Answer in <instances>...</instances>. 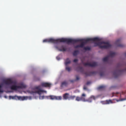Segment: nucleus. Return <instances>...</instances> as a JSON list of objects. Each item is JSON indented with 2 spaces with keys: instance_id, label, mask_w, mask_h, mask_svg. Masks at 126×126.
I'll return each mask as SVG.
<instances>
[{
  "instance_id": "4be33fe9",
  "label": "nucleus",
  "mask_w": 126,
  "mask_h": 126,
  "mask_svg": "<svg viewBox=\"0 0 126 126\" xmlns=\"http://www.w3.org/2000/svg\"><path fill=\"white\" fill-rule=\"evenodd\" d=\"M105 88V86H99L97 88V89L99 90H103Z\"/></svg>"
},
{
  "instance_id": "39448f33",
  "label": "nucleus",
  "mask_w": 126,
  "mask_h": 126,
  "mask_svg": "<svg viewBox=\"0 0 126 126\" xmlns=\"http://www.w3.org/2000/svg\"><path fill=\"white\" fill-rule=\"evenodd\" d=\"M77 71H80V72L85 75L86 77L90 76L94 73V72H84V69L82 67L79 66L77 68Z\"/></svg>"
},
{
  "instance_id": "c03bdc74",
  "label": "nucleus",
  "mask_w": 126,
  "mask_h": 126,
  "mask_svg": "<svg viewBox=\"0 0 126 126\" xmlns=\"http://www.w3.org/2000/svg\"><path fill=\"white\" fill-rule=\"evenodd\" d=\"M120 94V93L119 92H117L116 93V94Z\"/></svg>"
},
{
  "instance_id": "5701e85b",
  "label": "nucleus",
  "mask_w": 126,
  "mask_h": 126,
  "mask_svg": "<svg viewBox=\"0 0 126 126\" xmlns=\"http://www.w3.org/2000/svg\"><path fill=\"white\" fill-rule=\"evenodd\" d=\"M26 87V86L23 84H21L20 86H18V88H25Z\"/></svg>"
},
{
  "instance_id": "393cba45",
  "label": "nucleus",
  "mask_w": 126,
  "mask_h": 126,
  "mask_svg": "<svg viewBox=\"0 0 126 126\" xmlns=\"http://www.w3.org/2000/svg\"><path fill=\"white\" fill-rule=\"evenodd\" d=\"M106 104H109L110 103H112L113 102L111 100H107L106 101Z\"/></svg>"
},
{
  "instance_id": "4c0bfd02",
  "label": "nucleus",
  "mask_w": 126,
  "mask_h": 126,
  "mask_svg": "<svg viewBox=\"0 0 126 126\" xmlns=\"http://www.w3.org/2000/svg\"><path fill=\"white\" fill-rule=\"evenodd\" d=\"M79 47H80L79 45H77L74 47V48H77Z\"/></svg>"
},
{
  "instance_id": "e433bc0d",
  "label": "nucleus",
  "mask_w": 126,
  "mask_h": 126,
  "mask_svg": "<svg viewBox=\"0 0 126 126\" xmlns=\"http://www.w3.org/2000/svg\"><path fill=\"white\" fill-rule=\"evenodd\" d=\"M78 61V59H75L73 61L74 62L76 63Z\"/></svg>"
},
{
  "instance_id": "ea45409f",
  "label": "nucleus",
  "mask_w": 126,
  "mask_h": 126,
  "mask_svg": "<svg viewBox=\"0 0 126 126\" xmlns=\"http://www.w3.org/2000/svg\"><path fill=\"white\" fill-rule=\"evenodd\" d=\"M126 98H121L120 100V101H123L126 100Z\"/></svg>"
},
{
  "instance_id": "aec40b11",
  "label": "nucleus",
  "mask_w": 126,
  "mask_h": 126,
  "mask_svg": "<svg viewBox=\"0 0 126 126\" xmlns=\"http://www.w3.org/2000/svg\"><path fill=\"white\" fill-rule=\"evenodd\" d=\"M79 51L78 50H76L74 51L73 53V56H76L79 53Z\"/></svg>"
},
{
  "instance_id": "9d476101",
  "label": "nucleus",
  "mask_w": 126,
  "mask_h": 126,
  "mask_svg": "<svg viewBox=\"0 0 126 126\" xmlns=\"http://www.w3.org/2000/svg\"><path fill=\"white\" fill-rule=\"evenodd\" d=\"M3 83L5 84L9 85L13 83V81L10 79H8L7 80H4Z\"/></svg>"
},
{
  "instance_id": "58836bf2",
  "label": "nucleus",
  "mask_w": 126,
  "mask_h": 126,
  "mask_svg": "<svg viewBox=\"0 0 126 126\" xmlns=\"http://www.w3.org/2000/svg\"><path fill=\"white\" fill-rule=\"evenodd\" d=\"M70 81L71 83H73L75 81H76L75 80H70Z\"/></svg>"
},
{
  "instance_id": "6e6552de",
  "label": "nucleus",
  "mask_w": 126,
  "mask_h": 126,
  "mask_svg": "<svg viewBox=\"0 0 126 126\" xmlns=\"http://www.w3.org/2000/svg\"><path fill=\"white\" fill-rule=\"evenodd\" d=\"M83 64L85 66H88L91 67H94V62H93L92 63H84Z\"/></svg>"
},
{
  "instance_id": "2f4dec72",
  "label": "nucleus",
  "mask_w": 126,
  "mask_h": 126,
  "mask_svg": "<svg viewBox=\"0 0 126 126\" xmlns=\"http://www.w3.org/2000/svg\"><path fill=\"white\" fill-rule=\"evenodd\" d=\"M76 79H75L76 80V81L79 80L80 79V78H79V76H76Z\"/></svg>"
},
{
  "instance_id": "49530a36",
  "label": "nucleus",
  "mask_w": 126,
  "mask_h": 126,
  "mask_svg": "<svg viewBox=\"0 0 126 126\" xmlns=\"http://www.w3.org/2000/svg\"><path fill=\"white\" fill-rule=\"evenodd\" d=\"M95 66H96V64H97L95 62Z\"/></svg>"
},
{
  "instance_id": "6ab92c4d",
  "label": "nucleus",
  "mask_w": 126,
  "mask_h": 126,
  "mask_svg": "<svg viewBox=\"0 0 126 126\" xmlns=\"http://www.w3.org/2000/svg\"><path fill=\"white\" fill-rule=\"evenodd\" d=\"M44 91H42L41 89H39L37 91H36L35 92V93H37L40 95H41V94H42V93Z\"/></svg>"
},
{
  "instance_id": "4468645a",
  "label": "nucleus",
  "mask_w": 126,
  "mask_h": 126,
  "mask_svg": "<svg viewBox=\"0 0 126 126\" xmlns=\"http://www.w3.org/2000/svg\"><path fill=\"white\" fill-rule=\"evenodd\" d=\"M69 94L68 93H65L63 94V99L65 100L68 99L69 100Z\"/></svg>"
},
{
  "instance_id": "f257e3e1",
  "label": "nucleus",
  "mask_w": 126,
  "mask_h": 126,
  "mask_svg": "<svg viewBox=\"0 0 126 126\" xmlns=\"http://www.w3.org/2000/svg\"><path fill=\"white\" fill-rule=\"evenodd\" d=\"M67 39H70L73 40V41L72 42H64L66 43L67 44H68L69 43H72L74 44L76 42H81V43L79 45L80 47L82 48L85 45L86 43L89 42H94V38H88L85 39H72L70 38H67Z\"/></svg>"
},
{
  "instance_id": "f8f14e48",
  "label": "nucleus",
  "mask_w": 126,
  "mask_h": 126,
  "mask_svg": "<svg viewBox=\"0 0 126 126\" xmlns=\"http://www.w3.org/2000/svg\"><path fill=\"white\" fill-rule=\"evenodd\" d=\"M94 99V95L91 96L88 99H86V101H87L89 102H91Z\"/></svg>"
},
{
  "instance_id": "f704fd0d",
  "label": "nucleus",
  "mask_w": 126,
  "mask_h": 126,
  "mask_svg": "<svg viewBox=\"0 0 126 126\" xmlns=\"http://www.w3.org/2000/svg\"><path fill=\"white\" fill-rule=\"evenodd\" d=\"M2 85H0V92L2 93L3 92V91L2 89Z\"/></svg>"
},
{
  "instance_id": "3c124183",
  "label": "nucleus",
  "mask_w": 126,
  "mask_h": 126,
  "mask_svg": "<svg viewBox=\"0 0 126 126\" xmlns=\"http://www.w3.org/2000/svg\"><path fill=\"white\" fill-rule=\"evenodd\" d=\"M95 74L96 73V72H95Z\"/></svg>"
},
{
  "instance_id": "9b49d317",
  "label": "nucleus",
  "mask_w": 126,
  "mask_h": 126,
  "mask_svg": "<svg viewBox=\"0 0 126 126\" xmlns=\"http://www.w3.org/2000/svg\"><path fill=\"white\" fill-rule=\"evenodd\" d=\"M51 100H61L62 99V97L61 96H56L53 95V96H51Z\"/></svg>"
},
{
  "instance_id": "473e14b6",
  "label": "nucleus",
  "mask_w": 126,
  "mask_h": 126,
  "mask_svg": "<svg viewBox=\"0 0 126 126\" xmlns=\"http://www.w3.org/2000/svg\"><path fill=\"white\" fill-rule=\"evenodd\" d=\"M100 75L101 76H103L104 75V73L103 72H100Z\"/></svg>"
},
{
  "instance_id": "f03ea898",
  "label": "nucleus",
  "mask_w": 126,
  "mask_h": 126,
  "mask_svg": "<svg viewBox=\"0 0 126 126\" xmlns=\"http://www.w3.org/2000/svg\"><path fill=\"white\" fill-rule=\"evenodd\" d=\"M117 68V69L115 70L113 73V75L115 78L126 71V63L118 64Z\"/></svg>"
},
{
  "instance_id": "de8ad7c7",
  "label": "nucleus",
  "mask_w": 126,
  "mask_h": 126,
  "mask_svg": "<svg viewBox=\"0 0 126 126\" xmlns=\"http://www.w3.org/2000/svg\"><path fill=\"white\" fill-rule=\"evenodd\" d=\"M121 100V99H120ZM117 101V102H118V101H120V100H116Z\"/></svg>"
},
{
  "instance_id": "7ed1b4c3",
  "label": "nucleus",
  "mask_w": 126,
  "mask_h": 126,
  "mask_svg": "<svg viewBox=\"0 0 126 126\" xmlns=\"http://www.w3.org/2000/svg\"><path fill=\"white\" fill-rule=\"evenodd\" d=\"M73 40L67 39L66 38H62L57 39H54L52 38H50L48 39H46L43 41V42H50L53 43H57L59 42H72Z\"/></svg>"
},
{
  "instance_id": "ddd939ff",
  "label": "nucleus",
  "mask_w": 126,
  "mask_h": 126,
  "mask_svg": "<svg viewBox=\"0 0 126 126\" xmlns=\"http://www.w3.org/2000/svg\"><path fill=\"white\" fill-rule=\"evenodd\" d=\"M42 86L46 87H50L51 84L47 82L43 83L41 84Z\"/></svg>"
},
{
  "instance_id": "20e7f679",
  "label": "nucleus",
  "mask_w": 126,
  "mask_h": 126,
  "mask_svg": "<svg viewBox=\"0 0 126 126\" xmlns=\"http://www.w3.org/2000/svg\"><path fill=\"white\" fill-rule=\"evenodd\" d=\"M98 45L101 49H108L111 47V45L108 42H102L99 43Z\"/></svg>"
},
{
  "instance_id": "412c9836",
  "label": "nucleus",
  "mask_w": 126,
  "mask_h": 126,
  "mask_svg": "<svg viewBox=\"0 0 126 126\" xmlns=\"http://www.w3.org/2000/svg\"><path fill=\"white\" fill-rule=\"evenodd\" d=\"M109 57L108 56L106 57H104L102 59V60L104 62H107L108 60Z\"/></svg>"
},
{
  "instance_id": "72a5a7b5",
  "label": "nucleus",
  "mask_w": 126,
  "mask_h": 126,
  "mask_svg": "<svg viewBox=\"0 0 126 126\" xmlns=\"http://www.w3.org/2000/svg\"><path fill=\"white\" fill-rule=\"evenodd\" d=\"M44 96H39V99H44Z\"/></svg>"
},
{
  "instance_id": "864d4df0",
  "label": "nucleus",
  "mask_w": 126,
  "mask_h": 126,
  "mask_svg": "<svg viewBox=\"0 0 126 126\" xmlns=\"http://www.w3.org/2000/svg\"><path fill=\"white\" fill-rule=\"evenodd\" d=\"M95 44H96V43H95Z\"/></svg>"
},
{
  "instance_id": "a211bd4d",
  "label": "nucleus",
  "mask_w": 126,
  "mask_h": 126,
  "mask_svg": "<svg viewBox=\"0 0 126 126\" xmlns=\"http://www.w3.org/2000/svg\"><path fill=\"white\" fill-rule=\"evenodd\" d=\"M71 62V61L70 60H69V58H67L66 59L65 61V64L66 66H67L68 64L70 63Z\"/></svg>"
},
{
  "instance_id": "423d86ee",
  "label": "nucleus",
  "mask_w": 126,
  "mask_h": 126,
  "mask_svg": "<svg viewBox=\"0 0 126 126\" xmlns=\"http://www.w3.org/2000/svg\"><path fill=\"white\" fill-rule=\"evenodd\" d=\"M86 95L84 93L80 97L77 96L76 97V98L75 100L78 101H82L83 102H86V100L85 98Z\"/></svg>"
},
{
  "instance_id": "bb28decb",
  "label": "nucleus",
  "mask_w": 126,
  "mask_h": 126,
  "mask_svg": "<svg viewBox=\"0 0 126 126\" xmlns=\"http://www.w3.org/2000/svg\"><path fill=\"white\" fill-rule=\"evenodd\" d=\"M67 82L66 81H63L62 83L61 86H62L64 85H67Z\"/></svg>"
},
{
  "instance_id": "7c9ffc66",
  "label": "nucleus",
  "mask_w": 126,
  "mask_h": 126,
  "mask_svg": "<svg viewBox=\"0 0 126 126\" xmlns=\"http://www.w3.org/2000/svg\"><path fill=\"white\" fill-rule=\"evenodd\" d=\"M116 86H111L110 88V89H114L116 88Z\"/></svg>"
},
{
  "instance_id": "a878e982",
  "label": "nucleus",
  "mask_w": 126,
  "mask_h": 126,
  "mask_svg": "<svg viewBox=\"0 0 126 126\" xmlns=\"http://www.w3.org/2000/svg\"><path fill=\"white\" fill-rule=\"evenodd\" d=\"M91 48L88 47L87 46L86 47H85L83 49L85 50H91Z\"/></svg>"
},
{
  "instance_id": "09e8293b",
  "label": "nucleus",
  "mask_w": 126,
  "mask_h": 126,
  "mask_svg": "<svg viewBox=\"0 0 126 126\" xmlns=\"http://www.w3.org/2000/svg\"><path fill=\"white\" fill-rule=\"evenodd\" d=\"M123 94V92H122V93L121 94Z\"/></svg>"
},
{
  "instance_id": "f3484780",
  "label": "nucleus",
  "mask_w": 126,
  "mask_h": 126,
  "mask_svg": "<svg viewBox=\"0 0 126 126\" xmlns=\"http://www.w3.org/2000/svg\"><path fill=\"white\" fill-rule=\"evenodd\" d=\"M58 49L60 51H64L66 50V49L64 48L63 46H62L60 48H58Z\"/></svg>"
},
{
  "instance_id": "2eb2a0df",
  "label": "nucleus",
  "mask_w": 126,
  "mask_h": 126,
  "mask_svg": "<svg viewBox=\"0 0 126 126\" xmlns=\"http://www.w3.org/2000/svg\"><path fill=\"white\" fill-rule=\"evenodd\" d=\"M115 54L116 53L115 52L111 51L110 52L109 55L108 56L109 57H114L115 56Z\"/></svg>"
},
{
  "instance_id": "cd10ccee",
  "label": "nucleus",
  "mask_w": 126,
  "mask_h": 126,
  "mask_svg": "<svg viewBox=\"0 0 126 126\" xmlns=\"http://www.w3.org/2000/svg\"><path fill=\"white\" fill-rule=\"evenodd\" d=\"M65 69L66 70H67L69 72L71 70V68L68 67H66L65 68Z\"/></svg>"
},
{
  "instance_id": "a18cd8bd",
  "label": "nucleus",
  "mask_w": 126,
  "mask_h": 126,
  "mask_svg": "<svg viewBox=\"0 0 126 126\" xmlns=\"http://www.w3.org/2000/svg\"><path fill=\"white\" fill-rule=\"evenodd\" d=\"M124 55H125V57H126V52H125V53H124Z\"/></svg>"
},
{
  "instance_id": "1a4fd4ad",
  "label": "nucleus",
  "mask_w": 126,
  "mask_h": 126,
  "mask_svg": "<svg viewBox=\"0 0 126 126\" xmlns=\"http://www.w3.org/2000/svg\"><path fill=\"white\" fill-rule=\"evenodd\" d=\"M121 41V39L119 38L115 42L116 44L117 45L118 47H124V46L122 44H120Z\"/></svg>"
},
{
  "instance_id": "8fccbe9b",
  "label": "nucleus",
  "mask_w": 126,
  "mask_h": 126,
  "mask_svg": "<svg viewBox=\"0 0 126 126\" xmlns=\"http://www.w3.org/2000/svg\"><path fill=\"white\" fill-rule=\"evenodd\" d=\"M115 94V93H112V94Z\"/></svg>"
},
{
  "instance_id": "79ce46f5",
  "label": "nucleus",
  "mask_w": 126,
  "mask_h": 126,
  "mask_svg": "<svg viewBox=\"0 0 126 126\" xmlns=\"http://www.w3.org/2000/svg\"><path fill=\"white\" fill-rule=\"evenodd\" d=\"M98 38L97 37H95V41L97 40H98Z\"/></svg>"
},
{
  "instance_id": "a19ab883",
  "label": "nucleus",
  "mask_w": 126,
  "mask_h": 126,
  "mask_svg": "<svg viewBox=\"0 0 126 126\" xmlns=\"http://www.w3.org/2000/svg\"><path fill=\"white\" fill-rule=\"evenodd\" d=\"M56 58L58 60H59L60 59V58H59V57L58 56H57V57H56Z\"/></svg>"
},
{
  "instance_id": "c9c22d12",
  "label": "nucleus",
  "mask_w": 126,
  "mask_h": 126,
  "mask_svg": "<svg viewBox=\"0 0 126 126\" xmlns=\"http://www.w3.org/2000/svg\"><path fill=\"white\" fill-rule=\"evenodd\" d=\"M53 96V95H50V96H46L45 97H47V99H51V96Z\"/></svg>"
},
{
  "instance_id": "b1692460",
  "label": "nucleus",
  "mask_w": 126,
  "mask_h": 126,
  "mask_svg": "<svg viewBox=\"0 0 126 126\" xmlns=\"http://www.w3.org/2000/svg\"><path fill=\"white\" fill-rule=\"evenodd\" d=\"M75 97L76 96L75 95L70 96L69 97V100H73Z\"/></svg>"
},
{
  "instance_id": "5fc2aeb1",
  "label": "nucleus",
  "mask_w": 126,
  "mask_h": 126,
  "mask_svg": "<svg viewBox=\"0 0 126 126\" xmlns=\"http://www.w3.org/2000/svg\"><path fill=\"white\" fill-rule=\"evenodd\" d=\"M113 95L112 96V97H113Z\"/></svg>"
},
{
  "instance_id": "c85d7f7f",
  "label": "nucleus",
  "mask_w": 126,
  "mask_h": 126,
  "mask_svg": "<svg viewBox=\"0 0 126 126\" xmlns=\"http://www.w3.org/2000/svg\"><path fill=\"white\" fill-rule=\"evenodd\" d=\"M92 83V82L91 81H89L87 82L86 83V85H88Z\"/></svg>"
},
{
  "instance_id": "dca6fc26",
  "label": "nucleus",
  "mask_w": 126,
  "mask_h": 126,
  "mask_svg": "<svg viewBox=\"0 0 126 126\" xmlns=\"http://www.w3.org/2000/svg\"><path fill=\"white\" fill-rule=\"evenodd\" d=\"M11 89L13 90H17L19 89L18 86H17L15 85H13L11 87Z\"/></svg>"
},
{
  "instance_id": "0eeeda50",
  "label": "nucleus",
  "mask_w": 126,
  "mask_h": 126,
  "mask_svg": "<svg viewBox=\"0 0 126 126\" xmlns=\"http://www.w3.org/2000/svg\"><path fill=\"white\" fill-rule=\"evenodd\" d=\"M9 97L10 99H11L16 100L18 99L19 100H24L25 99V97H21L16 96H9Z\"/></svg>"
},
{
  "instance_id": "37998d69",
  "label": "nucleus",
  "mask_w": 126,
  "mask_h": 126,
  "mask_svg": "<svg viewBox=\"0 0 126 126\" xmlns=\"http://www.w3.org/2000/svg\"><path fill=\"white\" fill-rule=\"evenodd\" d=\"M40 79L39 78H38L37 79H35V81H37V80H40Z\"/></svg>"
},
{
  "instance_id": "c756f323",
  "label": "nucleus",
  "mask_w": 126,
  "mask_h": 126,
  "mask_svg": "<svg viewBox=\"0 0 126 126\" xmlns=\"http://www.w3.org/2000/svg\"><path fill=\"white\" fill-rule=\"evenodd\" d=\"M83 89L84 90H88V89L87 88V87L85 85H84V86Z\"/></svg>"
},
{
  "instance_id": "603ef678",
  "label": "nucleus",
  "mask_w": 126,
  "mask_h": 126,
  "mask_svg": "<svg viewBox=\"0 0 126 126\" xmlns=\"http://www.w3.org/2000/svg\"><path fill=\"white\" fill-rule=\"evenodd\" d=\"M120 95H121V93H120Z\"/></svg>"
}]
</instances>
